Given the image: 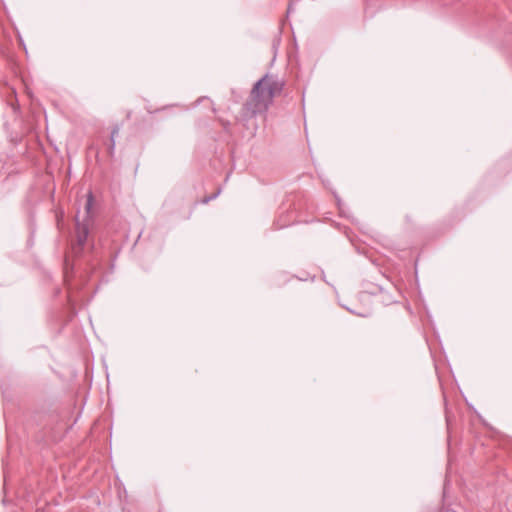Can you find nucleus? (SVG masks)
I'll return each instance as SVG.
<instances>
[{"instance_id":"obj_1","label":"nucleus","mask_w":512,"mask_h":512,"mask_svg":"<svg viewBox=\"0 0 512 512\" xmlns=\"http://www.w3.org/2000/svg\"><path fill=\"white\" fill-rule=\"evenodd\" d=\"M280 89L279 83L268 79L267 76L257 81L251 92L250 105L253 113L265 111Z\"/></svg>"},{"instance_id":"obj_2","label":"nucleus","mask_w":512,"mask_h":512,"mask_svg":"<svg viewBox=\"0 0 512 512\" xmlns=\"http://www.w3.org/2000/svg\"><path fill=\"white\" fill-rule=\"evenodd\" d=\"M93 195L91 192L87 195V200L85 204V210L87 213V218L90 216L91 208L93 205ZM89 234V219H86L84 222H79L76 220V243L77 249L80 250L86 243L87 237ZM76 249V247H74Z\"/></svg>"},{"instance_id":"obj_5","label":"nucleus","mask_w":512,"mask_h":512,"mask_svg":"<svg viewBox=\"0 0 512 512\" xmlns=\"http://www.w3.org/2000/svg\"><path fill=\"white\" fill-rule=\"evenodd\" d=\"M215 198H216V195H212V196H209V197H205V198L203 199V201H202V202H203V203H208L209 201H211V200H213V199H215Z\"/></svg>"},{"instance_id":"obj_3","label":"nucleus","mask_w":512,"mask_h":512,"mask_svg":"<svg viewBox=\"0 0 512 512\" xmlns=\"http://www.w3.org/2000/svg\"><path fill=\"white\" fill-rule=\"evenodd\" d=\"M65 281H66L67 290H68V301H69L70 305L72 307H74L77 300H76V297L74 296L71 285L68 283L67 276H65Z\"/></svg>"},{"instance_id":"obj_4","label":"nucleus","mask_w":512,"mask_h":512,"mask_svg":"<svg viewBox=\"0 0 512 512\" xmlns=\"http://www.w3.org/2000/svg\"><path fill=\"white\" fill-rule=\"evenodd\" d=\"M119 129L114 128L111 132L110 145L108 147L109 154L112 155L114 147H115V137L118 135Z\"/></svg>"}]
</instances>
